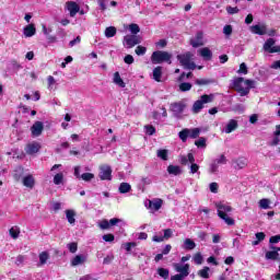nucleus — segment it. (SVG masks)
<instances>
[{
  "label": "nucleus",
  "instance_id": "46",
  "mask_svg": "<svg viewBox=\"0 0 280 280\" xmlns=\"http://www.w3.org/2000/svg\"><path fill=\"white\" fill-rule=\"evenodd\" d=\"M195 145H197V148H207V138H199L197 141H195Z\"/></svg>",
  "mask_w": 280,
  "mask_h": 280
},
{
  "label": "nucleus",
  "instance_id": "3",
  "mask_svg": "<svg viewBox=\"0 0 280 280\" xmlns=\"http://www.w3.org/2000/svg\"><path fill=\"white\" fill-rule=\"evenodd\" d=\"M215 100L213 94H203L198 101L192 104L191 112L194 115H198L205 108V104H211Z\"/></svg>",
  "mask_w": 280,
  "mask_h": 280
},
{
  "label": "nucleus",
  "instance_id": "62",
  "mask_svg": "<svg viewBox=\"0 0 280 280\" xmlns=\"http://www.w3.org/2000/svg\"><path fill=\"white\" fill-rule=\"evenodd\" d=\"M218 188H219L218 183L213 182V183L210 184V191L212 194H218Z\"/></svg>",
  "mask_w": 280,
  "mask_h": 280
},
{
  "label": "nucleus",
  "instance_id": "5",
  "mask_svg": "<svg viewBox=\"0 0 280 280\" xmlns=\"http://www.w3.org/2000/svg\"><path fill=\"white\" fill-rule=\"evenodd\" d=\"M153 65H161L162 62H168L172 65V55L167 51L156 50L151 56Z\"/></svg>",
  "mask_w": 280,
  "mask_h": 280
},
{
  "label": "nucleus",
  "instance_id": "51",
  "mask_svg": "<svg viewBox=\"0 0 280 280\" xmlns=\"http://www.w3.org/2000/svg\"><path fill=\"white\" fill-rule=\"evenodd\" d=\"M190 174H198L200 176V165L196 163L190 164Z\"/></svg>",
  "mask_w": 280,
  "mask_h": 280
},
{
  "label": "nucleus",
  "instance_id": "36",
  "mask_svg": "<svg viewBox=\"0 0 280 280\" xmlns=\"http://www.w3.org/2000/svg\"><path fill=\"white\" fill-rule=\"evenodd\" d=\"M23 166H18L15 170H14V174H13V178L15 180H21V178H23Z\"/></svg>",
  "mask_w": 280,
  "mask_h": 280
},
{
  "label": "nucleus",
  "instance_id": "57",
  "mask_svg": "<svg viewBox=\"0 0 280 280\" xmlns=\"http://www.w3.org/2000/svg\"><path fill=\"white\" fill-rule=\"evenodd\" d=\"M67 248L70 250V253H78V243H69L67 245Z\"/></svg>",
  "mask_w": 280,
  "mask_h": 280
},
{
  "label": "nucleus",
  "instance_id": "13",
  "mask_svg": "<svg viewBox=\"0 0 280 280\" xmlns=\"http://www.w3.org/2000/svg\"><path fill=\"white\" fill-rule=\"evenodd\" d=\"M98 176L101 180H113V168L108 165L101 166Z\"/></svg>",
  "mask_w": 280,
  "mask_h": 280
},
{
  "label": "nucleus",
  "instance_id": "17",
  "mask_svg": "<svg viewBox=\"0 0 280 280\" xmlns=\"http://www.w3.org/2000/svg\"><path fill=\"white\" fill-rule=\"evenodd\" d=\"M246 165H248V160H246L245 158H238L232 161V166L234 167V170H244Z\"/></svg>",
  "mask_w": 280,
  "mask_h": 280
},
{
  "label": "nucleus",
  "instance_id": "28",
  "mask_svg": "<svg viewBox=\"0 0 280 280\" xmlns=\"http://www.w3.org/2000/svg\"><path fill=\"white\" fill-rule=\"evenodd\" d=\"M161 78H163V67L159 66L153 69V80L161 82Z\"/></svg>",
  "mask_w": 280,
  "mask_h": 280
},
{
  "label": "nucleus",
  "instance_id": "34",
  "mask_svg": "<svg viewBox=\"0 0 280 280\" xmlns=\"http://www.w3.org/2000/svg\"><path fill=\"white\" fill-rule=\"evenodd\" d=\"M266 259H271L272 261H277L279 259V252L277 249L269 250L265 255Z\"/></svg>",
  "mask_w": 280,
  "mask_h": 280
},
{
  "label": "nucleus",
  "instance_id": "26",
  "mask_svg": "<svg viewBox=\"0 0 280 280\" xmlns=\"http://www.w3.org/2000/svg\"><path fill=\"white\" fill-rule=\"evenodd\" d=\"M113 82L114 84H117V86H120V89H126V82H124V79H121L119 72L114 73Z\"/></svg>",
  "mask_w": 280,
  "mask_h": 280
},
{
  "label": "nucleus",
  "instance_id": "43",
  "mask_svg": "<svg viewBox=\"0 0 280 280\" xmlns=\"http://www.w3.org/2000/svg\"><path fill=\"white\" fill-rule=\"evenodd\" d=\"M220 167V164H217V162L213 160L209 166V173L210 174H218V170Z\"/></svg>",
  "mask_w": 280,
  "mask_h": 280
},
{
  "label": "nucleus",
  "instance_id": "6",
  "mask_svg": "<svg viewBox=\"0 0 280 280\" xmlns=\"http://www.w3.org/2000/svg\"><path fill=\"white\" fill-rule=\"evenodd\" d=\"M200 137V128H185L178 132V138L183 143H187V139H198Z\"/></svg>",
  "mask_w": 280,
  "mask_h": 280
},
{
  "label": "nucleus",
  "instance_id": "49",
  "mask_svg": "<svg viewBox=\"0 0 280 280\" xmlns=\"http://www.w3.org/2000/svg\"><path fill=\"white\" fill-rule=\"evenodd\" d=\"M237 73L243 75H248V66H246L245 62L240 65V69L237 70Z\"/></svg>",
  "mask_w": 280,
  "mask_h": 280
},
{
  "label": "nucleus",
  "instance_id": "54",
  "mask_svg": "<svg viewBox=\"0 0 280 280\" xmlns=\"http://www.w3.org/2000/svg\"><path fill=\"white\" fill-rule=\"evenodd\" d=\"M145 51H148V48H145V46H137L136 48L137 56H145Z\"/></svg>",
  "mask_w": 280,
  "mask_h": 280
},
{
  "label": "nucleus",
  "instance_id": "55",
  "mask_svg": "<svg viewBox=\"0 0 280 280\" xmlns=\"http://www.w3.org/2000/svg\"><path fill=\"white\" fill-rule=\"evenodd\" d=\"M129 32H131V34H139V32H141V28L139 27V24H130Z\"/></svg>",
  "mask_w": 280,
  "mask_h": 280
},
{
  "label": "nucleus",
  "instance_id": "4",
  "mask_svg": "<svg viewBox=\"0 0 280 280\" xmlns=\"http://www.w3.org/2000/svg\"><path fill=\"white\" fill-rule=\"evenodd\" d=\"M194 58V54L187 51L186 54L177 55V60L182 65L184 69H188L189 71H195L197 68L196 62L191 61Z\"/></svg>",
  "mask_w": 280,
  "mask_h": 280
},
{
  "label": "nucleus",
  "instance_id": "47",
  "mask_svg": "<svg viewBox=\"0 0 280 280\" xmlns=\"http://www.w3.org/2000/svg\"><path fill=\"white\" fill-rule=\"evenodd\" d=\"M192 259H194V262H195L197 266L202 265V261H205V258L202 257V254H200V253L195 254V256H194Z\"/></svg>",
  "mask_w": 280,
  "mask_h": 280
},
{
  "label": "nucleus",
  "instance_id": "53",
  "mask_svg": "<svg viewBox=\"0 0 280 280\" xmlns=\"http://www.w3.org/2000/svg\"><path fill=\"white\" fill-rule=\"evenodd\" d=\"M259 207H260V209H270V200L269 199H260Z\"/></svg>",
  "mask_w": 280,
  "mask_h": 280
},
{
  "label": "nucleus",
  "instance_id": "9",
  "mask_svg": "<svg viewBox=\"0 0 280 280\" xmlns=\"http://www.w3.org/2000/svg\"><path fill=\"white\" fill-rule=\"evenodd\" d=\"M139 44H141V39H139L137 35H126L122 40V45L126 49H132V47Z\"/></svg>",
  "mask_w": 280,
  "mask_h": 280
},
{
  "label": "nucleus",
  "instance_id": "48",
  "mask_svg": "<svg viewBox=\"0 0 280 280\" xmlns=\"http://www.w3.org/2000/svg\"><path fill=\"white\" fill-rule=\"evenodd\" d=\"M9 233L13 240H16L19 237V235L21 234V230H19V228H11L9 230Z\"/></svg>",
  "mask_w": 280,
  "mask_h": 280
},
{
  "label": "nucleus",
  "instance_id": "50",
  "mask_svg": "<svg viewBox=\"0 0 280 280\" xmlns=\"http://www.w3.org/2000/svg\"><path fill=\"white\" fill-rule=\"evenodd\" d=\"M49 259V253L43 252L39 254V262L43 265L47 264V260Z\"/></svg>",
  "mask_w": 280,
  "mask_h": 280
},
{
  "label": "nucleus",
  "instance_id": "23",
  "mask_svg": "<svg viewBox=\"0 0 280 280\" xmlns=\"http://www.w3.org/2000/svg\"><path fill=\"white\" fill-rule=\"evenodd\" d=\"M167 173L171 176H180V174H183V168H180V166L178 165H168L167 166Z\"/></svg>",
  "mask_w": 280,
  "mask_h": 280
},
{
  "label": "nucleus",
  "instance_id": "35",
  "mask_svg": "<svg viewBox=\"0 0 280 280\" xmlns=\"http://www.w3.org/2000/svg\"><path fill=\"white\" fill-rule=\"evenodd\" d=\"M158 275H159L162 279H164V280L170 279V269H165V268H163V267H160V268L158 269Z\"/></svg>",
  "mask_w": 280,
  "mask_h": 280
},
{
  "label": "nucleus",
  "instance_id": "15",
  "mask_svg": "<svg viewBox=\"0 0 280 280\" xmlns=\"http://www.w3.org/2000/svg\"><path fill=\"white\" fill-rule=\"evenodd\" d=\"M45 126L43 121H35L34 125L31 127L32 135L34 137H40L43 135Z\"/></svg>",
  "mask_w": 280,
  "mask_h": 280
},
{
  "label": "nucleus",
  "instance_id": "20",
  "mask_svg": "<svg viewBox=\"0 0 280 280\" xmlns=\"http://www.w3.org/2000/svg\"><path fill=\"white\" fill-rule=\"evenodd\" d=\"M40 151V143L32 142L26 145V154H36Z\"/></svg>",
  "mask_w": 280,
  "mask_h": 280
},
{
  "label": "nucleus",
  "instance_id": "1",
  "mask_svg": "<svg viewBox=\"0 0 280 280\" xmlns=\"http://www.w3.org/2000/svg\"><path fill=\"white\" fill-rule=\"evenodd\" d=\"M232 86L241 97H246L250 93V89H255V81L237 77L232 80Z\"/></svg>",
  "mask_w": 280,
  "mask_h": 280
},
{
  "label": "nucleus",
  "instance_id": "32",
  "mask_svg": "<svg viewBox=\"0 0 280 280\" xmlns=\"http://www.w3.org/2000/svg\"><path fill=\"white\" fill-rule=\"evenodd\" d=\"M253 34H257L258 36H265L266 27H261L259 24L253 25L250 27Z\"/></svg>",
  "mask_w": 280,
  "mask_h": 280
},
{
  "label": "nucleus",
  "instance_id": "59",
  "mask_svg": "<svg viewBox=\"0 0 280 280\" xmlns=\"http://www.w3.org/2000/svg\"><path fill=\"white\" fill-rule=\"evenodd\" d=\"M223 34H225V36H231V34H233V26L231 25H225L223 27Z\"/></svg>",
  "mask_w": 280,
  "mask_h": 280
},
{
  "label": "nucleus",
  "instance_id": "33",
  "mask_svg": "<svg viewBox=\"0 0 280 280\" xmlns=\"http://www.w3.org/2000/svg\"><path fill=\"white\" fill-rule=\"evenodd\" d=\"M119 194H129L132 191V186L129 183H121L118 188Z\"/></svg>",
  "mask_w": 280,
  "mask_h": 280
},
{
  "label": "nucleus",
  "instance_id": "44",
  "mask_svg": "<svg viewBox=\"0 0 280 280\" xmlns=\"http://www.w3.org/2000/svg\"><path fill=\"white\" fill-rule=\"evenodd\" d=\"M62 180H65V174L62 173H57L55 176H54V183L56 185H62Z\"/></svg>",
  "mask_w": 280,
  "mask_h": 280
},
{
  "label": "nucleus",
  "instance_id": "8",
  "mask_svg": "<svg viewBox=\"0 0 280 280\" xmlns=\"http://www.w3.org/2000/svg\"><path fill=\"white\" fill-rule=\"evenodd\" d=\"M185 108H187V105L183 102L172 103L170 110L173 113V117H176V119H180L183 117V113H185Z\"/></svg>",
  "mask_w": 280,
  "mask_h": 280
},
{
  "label": "nucleus",
  "instance_id": "29",
  "mask_svg": "<svg viewBox=\"0 0 280 280\" xmlns=\"http://www.w3.org/2000/svg\"><path fill=\"white\" fill-rule=\"evenodd\" d=\"M66 219L69 222V224H75V210L67 209Z\"/></svg>",
  "mask_w": 280,
  "mask_h": 280
},
{
  "label": "nucleus",
  "instance_id": "56",
  "mask_svg": "<svg viewBox=\"0 0 280 280\" xmlns=\"http://www.w3.org/2000/svg\"><path fill=\"white\" fill-rule=\"evenodd\" d=\"M113 259H115V255L108 254V255L104 258L103 264H104L105 266H108L109 264L113 262Z\"/></svg>",
  "mask_w": 280,
  "mask_h": 280
},
{
  "label": "nucleus",
  "instance_id": "24",
  "mask_svg": "<svg viewBox=\"0 0 280 280\" xmlns=\"http://www.w3.org/2000/svg\"><path fill=\"white\" fill-rule=\"evenodd\" d=\"M237 120H235V119H231L228 124H226V126H225V128H224V132L226 133V135H231V132H233V130H237Z\"/></svg>",
  "mask_w": 280,
  "mask_h": 280
},
{
  "label": "nucleus",
  "instance_id": "30",
  "mask_svg": "<svg viewBox=\"0 0 280 280\" xmlns=\"http://www.w3.org/2000/svg\"><path fill=\"white\" fill-rule=\"evenodd\" d=\"M195 84L197 86H209V84H215V81L213 79H197Z\"/></svg>",
  "mask_w": 280,
  "mask_h": 280
},
{
  "label": "nucleus",
  "instance_id": "7",
  "mask_svg": "<svg viewBox=\"0 0 280 280\" xmlns=\"http://www.w3.org/2000/svg\"><path fill=\"white\" fill-rule=\"evenodd\" d=\"M98 226L102 231H108L110 226H126V222L121 219L113 218L109 221L104 219L98 223Z\"/></svg>",
  "mask_w": 280,
  "mask_h": 280
},
{
  "label": "nucleus",
  "instance_id": "38",
  "mask_svg": "<svg viewBox=\"0 0 280 280\" xmlns=\"http://www.w3.org/2000/svg\"><path fill=\"white\" fill-rule=\"evenodd\" d=\"M136 246H137V243L135 242H128V243L121 244V248H124L126 253H131L132 248H136Z\"/></svg>",
  "mask_w": 280,
  "mask_h": 280
},
{
  "label": "nucleus",
  "instance_id": "25",
  "mask_svg": "<svg viewBox=\"0 0 280 280\" xmlns=\"http://www.w3.org/2000/svg\"><path fill=\"white\" fill-rule=\"evenodd\" d=\"M24 187H28V189H34V185H36V180L33 175H27L23 178Z\"/></svg>",
  "mask_w": 280,
  "mask_h": 280
},
{
  "label": "nucleus",
  "instance_id": "63",
  "mask_svg": "<svg viewBox=\"0 0 280 280\" xmlns=\"http://www.w3.org/2000/svg\"><path fill=\"white\" fill-rule=\"evenodd\" d=\"M25 261V256L19 255L15 259V265L21 266Z\"/></svg>",
  "mask_w": 280,
  "mask_h": 280
},
{
  "label": "nucleus",
  "instance_id": "39",
  "mask_svg": "<svg viewBox=\"0 0 280 280\" xmlns=\"http://www.w3.org/2000/svg\"><path fill=\"white\" fill-rule=\"evenodd\" d=\"M209 267H203L201 270L198 271V276L201 277V279H209V272H210Z\"/></svg>",
  "mask_w": 280,
  "mask_h": 280
},
{
  "label": "nucleus",
  "instance_id": "37",
  "mask_svg": "<svg viewBox=\"0 0 280 280\" xmlns=\"http://www.w3.org/2000/svg\"><path fill=\"white\" fill-rule=\"evenodd\" d=\"M117 34V28L115 26H108L105 30V36L106 38H113Z\"/></svg>",
  "mask_w": 280,
  "mask_h": 280
},
{
  "label": "nucleus",
  "instance_id": "21",
  "mask_svg": "<svg viewBox=\"0 0 280 280\" xmlns=\"http://www.w3.org/2000/svg\"><path fill=\"white\" fill-rule=\"evenodd\" d=\"M23 34L26 38H32V36L36 35V26L34 24H28L24 27Z\"/></svg>",
  "mask_w": 280,
  "mask_h": 280
},
{
  "label": "nucleus",
  "instance_id": "19",
  "mask_svg": "<svg viewBox=\"0 0 280 280\" xmlns=\"http://www.w3.org/2000/svg\"><path fill=\"white\" fill-rule=\"evenodd\" d=\"M82 264H86V255L84 254L77 255L71 259V266L73 267L82 266Z\"/></svg>",
  "mask_w": 280,
  "mask_h": 280
},
{
  "label": "nucleus",
  "instance_id": "18",
  "mask_svg": "<svg viewBox=\"0 0 280 280\" xmlns=\"http://www.w3.org/2000/svg\"><path fill=\"white\" fill-rule=\"evenodd\" d=\"M199 56H201V58H203V60L209 61L212 60L213 58V51H211V49H209V47H203L200 48L198 50Z\"/></svg>",
  "mask_w": 280,
  "mask_h": 280
},
{
  "label": "nucleus",
  "instance_id": "45",
  "mask_svg": "<svg viewBox=\"0 0 280 280\" xmlns=\"http://www.w3.org/2000/svg\"><path fill=\"white\" fill-rule=\"evenodd\" d=\"M144 131H145V135H149V137H152V135L156 132V128H154V126L152 125H145Z\"/></svg>",
  "mask_w": 280,
  "mask_h": 280
},
{
  "label": "nucleus",
  "instance_id": "64",
  "mask_svg": "<svg viewBox=\"0 0 280 280\" xmlns=\"http://www.w3.org/2000/svg\"><path fill=\"white\" fill-rule=\"evenodd\" d=\"M280 242V235H275L269 238L270 244H279Z\"/></svg>",
  "mask_w": 280,
  "mask_h": 280
},
{
  "label": "nucleus",
  "instance_id": "16",
  "mask_svg": "<svg viewBox=\"0 0 280 280\" xmlns=\"http://www.w3.org/2000/svg\"><path fill=\"white\" fill-rule=\"evenodd\" d=\"M67 10L70 12V16L73 18L78 12H80V5L73 1H68L66 3Z\"/></svg>",
  "mask_w": 280,
  "mask_h": 280
},
{
  "label": "nucleus",
  "instance_id": "58",
  "mask_svg": "<svg viewBox=\"0 0 280 280\" xmlns=\"http://www.w3.org/2000/svg\"><path fill=\"white\" fill-rule=\"evenodd\" d=\"M82 42V37L77 36L74 39L70 40L69 47H75V45H80Z\"/></svg>",
  "mask_w": 280,
  "mask_h": 280
},
{
  "label": "nucleus",
  "instance_id": "12",
  "mask_svg": "<svg viewBox=\"0 0 280 280\" xmlns=\"http://www.w3.org/2000/svg\"><path fill=\"white\" fill-rule=\"evenodd\" d=\"M174 268L176 272H179L174 277H180V279H185V277H189V264H185V265L175 264Z\"/></svg>",
  "mask_w": 280,
  "mask_h": 280
},
{
  "label": "nucleus",
  "instance_id": "2",
  "mask_svg": "<svg viewBox=\"0 0 280 280\" xmlns=\"http://www.w3.org/2000/svg\"><path fill=\"white\" fill-rule=\"evenodd\" d=\"M215 207L219 218L223 220L228 226H234L235 220L229 217V213L233 211V208L224 202H219Z\"/></svg>",
  "mask_w": 280,
  "mask_h": 280
},
{
  "label": "nucleus",
  "instance_id": "14",
  "mask_svg": "<svg viewBox=\"0 0 280 280\" xmlns=\"http://www.w3.org/2000/svg\"><path fill=\"white\" fill-rule=\"evenodd\" d=\"M203 38L205 34L202 33V31L197 32L195 37L190 39L191 47H194L195 49H197V47H202V45H205Z\"/></svg>",
  "mask_w": 280,
  "mask_h": 280
},
{
  "label": "nucleus",
  "instance_id": "61",
  "mask_svg": "<svg viewBox=\"0 0 280 280\" xmlns=\"http://www.w3.org/2000/svg\"><path fill=\"white\" fill-rule=\"evenodd\" d=\"M228 14H237L240 12V9L237 7H226Z\"/></svg>",
  "mask_w": 280,
  "mask_h": 280
},
{
  "label": "nucleus",
  "instance_id": "42",
  "mask_svg": "<svg viewBox=\"0 0 280 280\" xmlns=\"http://www.w3.org/2000/svg\"><path fill=\"white\" fill-rule=\"evenodd\" d=\"M191 83L183 82L179 84V91H182V93H187V91H191Z\"/></svg>",
  "mask_w": 280,
  "mask_h": 280
},
{
  "label": "nucleus",
  "instance_id": "27",
  "mask_svg": "<svg viewBox=\"0 0 280 280\" xmlns=\"http://www.w3.org/2000/svg\"><path fill=\"white\" fill-rule=\"evenodd\" d=\"M182 248H184V250H194V248H196V242L191 238H186Z\"/></svg>",
  "mask_w": 280,
  "mask_h": 280
},
{
  "label": "nucleus",
  "instance_id": "41",
  "mask_svg": "<svg viewBox=\"0 0 280 280\" xmlns=\"http://www.w3.org/2000/svg\"><path fill=\"white\" fill-rule=\"evenodd\" d=\"M93 178H95V175L93 173H83L80 177V179L84 180L85 183H91Z\"/></svg>",
  "mask_w": 280,
  "mask_h": 280
},
{
  "label": "nucleus",
  "instance_id": "10",
  "mask_svg": "<svg viewBox=\"0 0 280 280\" xmlns=\"http://www.w3.org/2000/svg\"><path fill=\"white\" fill-rule=\"evenodd\" d=\"M164 235L160 232L159 234L153 235L152 242L161 243L165 242V240H170L174 235V231L172 229H165Z\"/></svg>",
  "mask_w": 280,
  "mask_h": 280
},
{
  "label": "nucleus",
  "instance_id": "60",
  "mask_svg": "<svg viewBox=\"0 0 280 280\" xmlns=\"http://www.w3.org/2000/svg\"><path fill=\"white\" fill-rule=\"evenodd\" d=\"M103 241L108 242V243L115 242V235L114 234H105V235H103Z\"/></svg>",
  "mask_w": 280,
  "mask_h": 280
},
{
  "label": "nucleus",
  "instance_id": "52",
  "mask_svg": "<svg viewBox=\"0 0 280 280\" xmlns=\"http://www.w3.org/2000/svg\"><path fill=\"white\" fill-rule=\"evenodd\" d=\"M213 161H215V163L219 165H226L229 160H226V156L224 154H221L219 158H217Z\"/></svg>",
  "mask_w": 280,
  "mask_h": 280
},
{
  "label": "nucleus",
  "instance_id": "22",
  "mask_svg": "<svg viewBox=\"0 0 280 280\" xmlns=\"http://www.w3.org/2000/svg\"><path fill=\"white\" fill-rule=\"evenodd\" d=\"M163 207V199H153L149 201V209L151 211H159Z\"/></svg>",
  "mask_w": 280,
  "mask_h": 280
},
{
  "label": "nucleus",
  "instance_id": "31",
  "mask_svg": "<svg viewBox=\"0 0 280 280\" xmlns=\"http://www.w3.org/2000/svg\"><path fill=\"white\" fill-rule=\"evenodd\" d=\"M280 137V125L276 126V131L273 132V139L269 142V145H279Z\"/></svg>",
  "mask_w": 280,
  "mask_h": 280
},
{
  "label": "nucleus",
  "instance_id": "40",
  "mask_svg": "<svg viewBox=\"0 0 280 280\" xmlns=\"http://www.w3.org/2000/svg\"><path fill=\"white\" fill-rule=\"evenodd\" d=\"M158 159H162V161H167V159H168V151L166 149L158 150Z\"/></svg>",
  "mask_w": 280,
  "mask_h": 280
},
{
  "label": "nucleus",
  "instance_id": "11",
  "mask_svg": "<svg viewBox=\"0 0 280 280\" xmlns=\"http://www.w3.org/2000/svg\"><path fill=\"white\" fill-rule=\"evenodd\" d=\"M275 38H268L264 44V50L268 51V54H279L280 52V46H275Z\"/></svg>",
  "mask_w": 280,
  "mask_h": 280
}]
</instances>
